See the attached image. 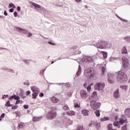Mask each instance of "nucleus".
Segmentation results:
<instances>
[{"instance_id": "obj_1", "label": "nucleus", "mask_w": 130, "mask_h": 130, "mask_svg": "<svg viewBox=\"0 0 130 130\" xmlns=\"http://www.w3.org/2000/svg\"><path fill=\"white\" fill-rule=\"evenodd\" d=\"M115 76L118 83H123V82H126L128 80L126 74L122 71L115 73Z\"/></svg>"}, {"instance_id": "obj_2", "label": "nucleus", "mask_w": 130, "mask_h": 130, "mask_svg": "<svg viewBox=\"0 0 130 130\" xmlns=\"http://www.w3.org/2000/svg\"><path fill=\"white\" fill-rule=\"evenodd\" d=\"M84 76L87 79H95L96 78V71L93 68L85 69L84 71Z\"/></svg>"}, {"instance_id": "obj_3", "label": "nucleus", "mask_w": 130, "mask_h": 130, "mask_svg": "<svg viewBox=\"0 0 130 130\" xmlns=\"http://www.w3.org/2000/svg\"><path fill=\"white\" fill-rule=\"evenodd\" d=\"M96 46L98 48V51H99V50L100 49H105V48H108V47H110V45H109L108 42H106L105 41H99L96 44Z\"/></svg>"}, {"instance_id": "obj_4", "label": "nucleus", "mask_w": 130, "mask_h": 130, "mask_svg": "<svg viewBox=\"0 0 130 130\" xmlns=\"http://www.w3.org/2000/svg\"><path fill=\"white\" fill-rule=\"evenodd\" d=\"M56 115L57 114L55 110H52L47 113L46 118L47 119H52L53 118H55V117H56Z\"/></svg>"}, {"instance_id": "obj_5", "label": "nucleus", "mask_w": 130, "mask_h": 130, "mask_svg": "<svg viewBox=\"0 0 130 130\" xmlns=\"http://www.w3.org/2000/svg\"><path fill=\"white\" fill-rule=\"evenodd\" d=\"M90 105L93 110H96V109H98L100 107V103L95 100L91 101Z\"/></svg>"}, {"instance_id": "obj_6", "label": "nucleus", "mask_w": 130, "mask_h": 130, "mask_svg": "<svg viewBox=\"0 0 130 130\" xmlns=\"http://www.w3.org/2000/svg\"><path fill=\"white\" fill-rule=\"evenodd\" d=\"M95 88L98 91H102L105 88V84L103 82H98L95 85Z\"/></svg>"}, {"instance_id": "obj_7", "label": "nucleus", "mask_w": 130, "mask_h": 130, "mask_svg": "<svg viewBox=\"0 0 130 130\" xmlns=\"http://www.w3.org/2000/svg\"><path fill=\"white\" fill-rule=\"evenodd\" d=\"M15 29L17 32H19L20 33H23V34H28L29 33V31L27 29H24L21 28V27H16Z\"/></svg>"}, {"instance_id": "obj_8", "label": "nucleus", "mask_w": 130, "mask_h": 130, "mask_svg": "<svg viewBox=\"0 0 130 130\" xmlns=\"http://www.w3.org/2000/svg\"><path fill=\"white\" fill-rule=\"evenodd\" d=\"M123 61V67L124 69H126L128 66V59L125 57H123L122 58Z\"/></svg>"}, {"instance_id": "obj_9", "label": "nucleus", "mask_w": 130, "mask_h": 130, "mask_svg": "<svg viewBox=\"0 0 130 130\" xmlns=\"http://www.w3.org/2000/svg\"><path fill=\"white\" fill-rule=\"evenodd\" d=\"M82 61L85 62H87V63H91V62H93V58L91 57L85 56L83 57Z\"/></svg>"}, {"instance_id": "obj_10", "label": "nucleus", "mask_w": 130, "mask_h": 130, "mask_svg": "<svg viewBox=\"0 0 130 130\" xmlns=\"http://www.w3.org/2000/svg\"><path fill=\"white\" fill-rule=\"evenodd\" d=\"M108 81L110 84H113V83H114V75H109Z\"/></svg>"}, {"instance_id": "obj_11", "label": "nucleus", "mask_w": 130, "mask_h": 130, "mask_svg": "<svg viewBox=\"0 0 130 130\" xmlns=\"http://www.w3.org/2000/svg\"><path fill=\"white\" fill-rule=\"evenodd\" d=\"M80 95L81 98L83 99H87V97H88V94H87V91L82 90L80 91Z\"/></svg>"}, {"instance_id": "obj_12", "label": "nucleus", "mask_w": 130, "mask_h": 130, "mask_svg": "<svg viewBox=\"0 0 130 130\" xmlns=\"http://www.w3.org/2000/svg\"><path fill=\"white\" fill-rule=\"evenodd\" d=\"M114 96L116 99H118V98L120 97V94H119V91L118 90V89L114 91Z\"/></svg>"}, {"instance_id": "obj_13", "label": "nucleus", "mask_w": 130, "mask_h": 130, "mask_svg": "<svg viewBox=\"0 0 130 130\" xmlns=\"http://www.w3.org/2000/svg\"><path fill=\"white\" fill-rule=\"evenodd\" d=\"M93 125H95L96 127V129L100 130L101 125L100 124V122H97V121H95L92 122Z\"/></svg>"}, {"instance_id": "obj_14", "label": "nucleus", "mask_w": 130, "mask_h": 130, "mask_svg": "<svg viewBox=\"0 0 130 130\" xmlns=\"http://www.w3.org/2000/svg\"><path fill=\"white\" fill-rule=\"evenodd\" d=\"M31 90L34 92H37V93L40 92V90H39V88H38V87H37V86H34L31 87Z\"/></svg>"}, {"instance_id": "obj_15", "label": "nucleus", "mask_w": 130, "mask_h": 130, "mask_svg": "<svg viewBox=\"0 0 130 130\" xmlns=\"http://www.w3.org/2000/svg\"><path fill=\"white\" fill-rule=\"evenodd\" d=\"M12 99H14L15 100H20V98L19 96H17L16 95H12L9 100L12 101Z\"/></svg>"}, {"instance_id": "obj_16", "label": "nucleus", "mask_w": 130, "mask_h": 130, "mask_svg": "<svg viewBox=\"0 0 130 130\" xmlns=\"http://www.w3.org/2000/svg\"><path fill=\"white\" fill-rule=\"evenodd\" d=\"M124 113L126 116L127 117H130V108H127L125 110Z\"/></svg>"}, {"instance_id": "obj_17", "label": "nucleus", "mask_w": 130, "mask_h": 130, "mask_svg": "<svg viewBox=\"0 0 130 130\" xmlns=\"http://www.w3.org/2000/svg\"><path fill=\"white\" fill-rule=\"evenodd\" d=\"M82 113L85 116H88L89 115V110H83L82 111Z\"/></svg>"}, {"instance_id": "obj_18", "label": "nucleus", "mask_w": 130, "mask_h": 130, "mask_svg": "<svg viewBox=\"0 0 130 130\" xmlns=\"http://www.w3.org/2000/svg\"><path fill=\"white\" fill-rule=\"evenodd\" d=\"M81 72H82V68L81 67V66H79V68H78V71L76 73L77 77H79V76H80V75H81Z\"/></svg>"}, {"instance_id": "obj_19", "label": "nucleus", "mask_w": 130, "mask_h": 130, "mask_svg": "<svg viewBox=\"0 0 130 130\" xmlns=\"http://www.w3.org/2000/svg\"><path fill=\"white\" fill-rule=\"evenodd\" d=\"M42 117H34L32 118V121H35V122L36 121H40L41 119H42Z\"/></svg>"}, {"instance_id": "obj_20", "label": "nucleus", "mask_w": 130, "mask_h": 130, "mask_svg": "<svg viewBox=\"0 0 130 130\" xmlns=\"http://www.w3.org/2000/svg\"><path fill=\"white\" fill-rule=\"evenodd\" d=\"M84 87L86 88L87 91H90L91 90V85H88V83H84Z\"/></svg>"}, {"instance_id": "obj_21", "label": "nucleus", "mask_w": 130, "mask_h": 130, "mask_svg": "<svg viewBox=\"0 0 130 130\" xmlns=\"http://www.w3.org/2000/svg\"><path fill=\"white\" fill-rule=\"evenodd\" d=\"M59 100H58V99L53 96L52 98V102H53V103H57V102H59Z\"/></svg>"}, {"instance_id": "obj_22", "label": "nucleus", "mask_w": 130, "mask_h": 130, "mask_svg": "<svg viewBox=\"0 0 130 130\" xmlns=\"http://www.w3.org/2000/svg\"><path fill=\"white\" fill-rule=\"evenodd\" d=\"M122 53L123 54H126L127 53V50L126 49V47L124 46L122 49Z\"/></svg>"}, {"instance_id": "obj_23", "label": "nucleus", "mask_w": 130, "mask_h": 130, "mask_svg": "<svg viewBox=\"0 0 130 130\" xmlns=\"http://www.w3.org/2000/svg\"><path fill=\"white\" fill-rule=\"evenodd\" d=\"M99 51L100 53H102L104 58H106V57H107V53H106L105 52L101 51H100V50H99Z\"/></svg>"}, {"instance_id": "obj_24", "label": "nucleus", "mask_w": 130, "mask_h": 130, "mask_svg": "<svg viewBox=\"0 0 130 130\" xmlns=\"http://www.w3.org/2000/svg\"><path fill=\"white\" fill-rule=\"evenodd\" d=\"M110 61H111V62H116V61H117V58L114 57H111L110 58Z\"/></svg>"}, {"instance_id": "obj_25", "label": "nucleus", "mask_w": 130, "mask_h": 130, "mask_svg": "<svg viewBox=\"0 0 130 130\" xmlns=\"http://www.w3.org/2000/svg\"><path fill=\"white\" fill-rule=\"evenodd\" d=\"M108 119H109L108 117H104L101 118V121H106V120H108Z\"/></svg>"}, {"instance_id": "obj_26", "label": "nucleus", "mask_w": 130, "mask_h": 130, "mask_svg": "<svg viewBox=\"0 0 130 130\" xmlns=\"http://www.w3.org/2000/svg\"><path fill=\"white\" fill-rule=\"evenodd\" d=\"M106 69H105V67H102V76H104V75H105V71H106Z\"/></svg>"}, {"instance_id": "obj_27", "label": "nucleus", "mask_w": 130, "mask_h": 130, "mask_svg": "<svg viewBox=\"0 0 130 130\" xmlns=\"http://www.w3.org/2000/svg\"><path fill=\"white\" fill-rule=\"evenodd\" d=\"M6 71H7V72H9V73H12V74H15V71H14V70L12 69L7 68L6 69Z\"/></svg>"}, {"instance_id": "obj_28", "label": "nucleus", "mask_w": 130, "mask_h": 130, "mask_svg": "<svg viewBox=\"0 0 130 130\" xmlns=\"http://www.w3.org/2000/svg\"><path fill=\"white\" fill-rule=\"evenodd\" d=\"M38 93L39 92H34V93H32L34 99H36L37 98V96H38Z\"/></svg>"}, {"instance_id": "obj_29", "label": "nucleus", "mask_w": 130, "mask_h": 130, "mask_svg": "<svg viewBox=\"0 0 130 130\" xmlns=\"http://www.w3.org/2000/svg\"><path fill=\"white\" fill-rule=\"evenodd\" d=\"M94 113H95L96 116H98V117L100 116V111L99 110H96L94 112Z\"/></svg>"}, {"instance_id": "obj_30", "label": "nucleus", "mask_w": 130, "mask_h": 130, "mask_svg": "<svg viewBox=\"0 0 130 130\" xmlns=\"http://www.w3.org/2000/svg\"><path fill=\"white\" fill-rule=\"evenodd\" d=\"M10 101H8L6 104H5V106H7V107H10L11 106H13V105H10Z\"/></svg>"}, {"instance_id": "obj_31", "label": "nucleus", "mask_w": 130, "mask_h": 130, "mask_svg": "<svg viewBox=\"0 0 130 130\" xmlns=\"http://www.w3.org/2000/svg\"><path fill=\"white\" fill-rule=\"evenodd\" d=\"M9 8H13V9H16V6L15 5V4L11 3L9 4Z\"/></svg>"}, {"instance_id": "obj_32", "label": "nucleus", "mask_w": 130, "mask_h": 130, "mask_svg": "<svg viewBox=\"0 0 130 130\" xmlns=\"http://www.w3.org/2000/svg\"><path fill=\"white\" fill-rule=\"evenodd\" d=\"M124 40L127 41V42H130V37H126L123 38Z\"/></svg>"}, {"instance_id": "obj_33", "label": "nucleus", "mask_w": 130, "mask_h": 130, "mask_svg": "<svg viewBox=\"0 0 130 130\" xmlns=\"http://www.w3.org/2000/svg\"><path fill=\"white\" fill-rule=\"evenodd\" d=\"M34 7H35V8H38V9H40V8H41V6L38 4H36L35 3L34 4Z\"/></svg>"}, {"instance_id": "obj_34", "label": "nucleus", "mask_w": 130, "mask_h": 130, "mask_svg": "<svg viewBox=\"0 0 130 130\" xmlns=\"http://www.w3.org/2000/svg\"><path fill=\"white\" fill-rule=\"evenodd\" d=\"M119 124V122L117 121H116L114 122L113 125H114V126H118Z\"/></svg>"}, {"instance_id": "obj_35", "label": "nucleus", "mask_w": 130, "mask_h": 130, "mask_svg": "<svg viewBox=\"0 0 130 130\" xmlns=\"http://www.w3.org/2000/svg\"><path fill=\"white\" fill-rule=\"evenodd\" d=\"M44 72H45V69L41 70L40 72V75L41 76H44Z\"/></svg>"}, {"instance_id": "obj_36", "label": "nucleus", "mask_w": 130, "mask_h": 130, "mask_svg": "<svg viewBox=\"0 0 130 130\" xmlns=\"http://www.w3.org/2000/svg\"><path fill=\"white\" fill-rule=\"evenodd\" d=\"M67 113L69 115H75V112L74 111L68 112Z\"/></svg>"}, {"instance_id": "obj_37", "label": "nucleus", "mask_w": 130, "mask_h": 130, "mask_svg": "<svg viewBox=\"0 0 130 130\" xmlns=\"http://www.w3.org/2000/svg\"><path fill=\"white\" fill-rule=\"evenodd\" d=\"M97 96V92L96 91H93V93H92L91 94V97H96Z\"/></svg>"}, {"instance_id": "obj_38", "label": "nucleus", "mask_w": 130, "mask_h": 130, "mask_svg": "<svg viewBox=\"0 0 130 130\" xmlns=\"http://www.w3.org/2000/svg\"><path fill=\"white\" fill-rule=\"evenodd\" d=\"M108 130H112V124H109L108 125Z\"/></svg>"}, {"instance_id": "obj_39", "label": "nucleus", "mask_w": 130, "mask_h": 130, "mask_svg": "<svg viewBox=\"0 0 130 130\" xmlns=\"http://www.w3.org/2000/svg\"><path fill=\"white\" fill-rule=\"evenodd\" d=\"M23 62H25L27 64H29L30 63V60L24 59L23 60Z\"/></svg>"}, {"instance_id": "obj_40", "label": "nucleus", "mask_w": 130, "mask_h": 130, "mask_svg": "<svg viewBox=\"0 0 130 130\" xmlns=\"http://www.w3.org/2000/svg\"><path fill=\"white\" fill-rule=\"evenodd\" d=\"M124 121H125L124 120L121 118L119 120V123H120V124H123V123H124Z\"/></svg>"}, {"instance_id": "obj_41", "label": "nucleus", "mask_w": 130, "mask_h": 130, "mask_svg": "<svg viewBox=\"0 0 130 130\" xmlns=\"http://www.w3.org/2000/svg\"><path fill=\"white\" fill-rule=\"evenodd\" d=\"M63 110H69V109H70V108H69V107L68 106H64L63 107Z\"/></svg>"}, {"instance_id": "obj_42", "label": "nucleus", "mask_w": 130, "mask_h": 130, "mask_svg": "<svg viewBox=\"0 0 130 130\" xmlns=\"http://www.w3.org/2000/svg\"><path fill=\"white\" fill-rule=\"evenodd\" d=\"M120 88H121V89H124L125 90H127V86H121Z\"/></svg>"}, {"instance_id": "obj_43", "label": "nucleus", "mask_w": 130, "mask_h": 130, "mask_svg": "<svg viewBox=\"0 0 130 130\" xmlns=\"http://www.w3.org/2000/svg\"><path fill=\"white\" fill-rule=\"evenodd\" d=\"M126 129V125H124L122 127L121 130H125Z\"/></svg>"}, {"instance_id": "obj_44", "label": "nucleus", "mask_w": 130, "mask_h": 130, "mask_svg": "<svg viewBox=\"0 0 130 130\" xmlns=\"http://www.w3.org/2000/svg\"><path fill=\"white\" fill-rule=\"evenodd\" d=\"M19 128H22V127H24V124H20L19 125Z\"/></svg>"}, {"instance_id": "obj_45", "label": "nucleus", "mask_w": 130, "mask_h": 130, "mask_svg": "<svg viewBox=\"0 0 130 130\" xmlns=\"http://www.w3.org/2000/svg\"><path fill=\"white\" fill-rule=\"evenodd\" d=\"M17 108H18V106H14L12 107V110L17 109Z\"/></svg>"}, {"instance_id": "obj_46", "label": "nucleus", "mask_w": 130, "mask_h": 130, "mask_svg": "<svg viewBox=\"0 0 130 130\" xmlns=\"http://www.w3.org/2000/svg\"><path fill=\"white\" fill-rule=\"evenodd\" d=\"M31 93V92L30 91H27L26 92V95H27V96H28V95H30V94Z\"/></svg>"}, {"instance_id": "obj_47", "label": "nucleus", "mask_w": 130, "mask_h": 130, "mask_svg": "<svg viewBox=\"0 0 130 130\" xmlns=\"http://www.w3.org/2000/svg\"><path fill=\"white\" fill-rule=\"evenodd\" d=\"M24 85H26V86H29V85H30V83H29L28 81L26 82H24Z\"/></svg>"}, {"instance_id": "obj_48", "label": "nucleus", "mask_w": 130, "mask_h": 130, "mask_svg": "<svg viewBox=\"0 0 130 130\" xmlns=\"http://www.w3.org/2000/svg\"><path fill=\"white\" fill-rule=\"evenodd\" d=\"M23 107H24V109H28V108L29 107V106L28 105H24L23 106Z\"/></svg>"}, {"instance_id": "obj_49", "label": "nucleus", "mask_w": 130, "mask_h": 130, "mask_svg": "<svg viewBox=\"0 0 130 130\" xmlns=\"http://www.w3.org/2000/svg\"><path fill=\"white\" fill-rule=\"evenodd\" d=\"M74 106H75V108L80 107V105L78 104H75L74 105Z\"/></svg>"}, {"instance_id": "obj_50", "label": "nucleus", "mask_w": 130, "mask_h": 130, "mask_svg": "<svg viewBox=\"0 0 130 130\" xmlns=\"http://www.w3.org/2000/svg\"><path fill=\"white\" fill-rule=\"evenodd\" d=\"M17 10L18 11V12H20V11H21V7L18 6V7L17 8Z\"/></svg>"}, {"instance_id": "obj_51", "label": "nucleus", "mask_w": 130, "mask_h": 130, "mask_svg": "<svg viewBox=\"0 0 130 130\" xmlns=\"http://www.w3.org/2000/svg\"><path fill=\"white\" fill-rule=\"evenodd\" d=\"M78 48L79 47L78 46H75L73 47V49H78Z\"/></svg>"}, {"instance_id": "obj_52", "label": "nucleus", "mask_w": 130, "mask_h": 130, "mask_svg": "<svg viewBox=\"0 0 130 130\" xmlns=\"http://www.w3.org/2000/svg\"><path fill=\"white\" fill-rule=\"evenodd\" d=\"M6 115V114L5 113H3L2 115H1V118H4V117H5V116Z\"/></svg>"}, {"instance_id": "obj_53", "label": "nucleus", "mask_w": 130, "mask_h": 130, "mask_svg": "<svg viewBox=\"0 0 130 130\" xmlns=\"http://www.w3.org/2000/svg\"><path fill=\"white\" fill-rule=\"evenodd\" d=\"M48 43H49V44H50L51 45H55V44H54L51 42H48Z\"/></svg>"}, {"instance_id": "obj_54", "label": "nucleus", "mask_w": 130, "mask_h": 130, "mask_svg": "<svg viewBox=\"0 0 130 130\" xmlns=\"http://www.w3.org/2000/svg\"><path fill=\"white\" fill-rule=\"evenodd\" d=\"M20 103V100H18L15 103V105H17V104H19Z\"/></svg>"}, {"instance_id": "obj_55", "label": "nucleus", "mask_w": 130, "mask_h": 130, "mask_svg": "<svg viewBox=\"0 0 130 130\" xmlns=\"http://www.w3.org/2000/svg\"><path fill=\"white\" fill-rule=\"evenodd\" d=\"M17 15H18V13H17V12H14V17H17Z\"/></svg>"}, {"instance_id": "obj_56", "label": "nucleus", "mask_w": 130, "mask_h": 130, "mask_svg": "<svg viewBox=\"0 0 130 130\" xmlns=\"http://www.w3.org/2000/svg\"><path fill=\"white\" fill-rule=\"evenodd\" d=\"M9 12H10V13H13V12H14V9L13 8H11L9 10Z\"/></svg>"}, {"instance_id": "obj_57", "label": "nucleus", "mask_w": 130, "mask_h": 130, "mask_svg": "<svg viewBox=\"0 0 130 130\" xmlns=\"http://www.w3.org/2000/svg\"><path fill=\"white\" fill-rule=\"evenodd\" d=\"M40 97H43V96H44V93L41 92V93L40 94Z\"/></svg>"}, {"instance_id": "obj_58", "label": "nucleus", "mask_w": 130, "mask_h": 130, "mask_svg": "<svg viewBox=\"0 0 130 130\" xmlns=\"http://www.w3.org/2000/svg\"><path fill=\"white\" fill-rule=\"evenodd\" d=\"M40 36H41L42 37H43L44 39H48V38H45L42 35H40Z\"/></svg>"}, {"instance_id": "obj_59", "label": "nucleus", "mask_w": 130, "mask_h": 130, "mask_svg": "<svg viewBox=\"0 0 130 130\" xmlns=\"http://www.w3.org/2000/svg\"><path fill=\"white\" fill-rule=\"evenodd\" d=\"M31 36H32V34L29 32L27 35V37H31Z\"/></svg>"}, {"instance_id": "obj_60", "label": "nucleus", "mask_w": 130, "mask_h": 130, "mask_svg": "<svg viewBox=\"0 0 130 130\" xmlns=\"http://www.w3.org/2000/svg\"><path fill=\"white\" fill-rule=\"evenodd\" d=\"M4 15L5 16H8V12H7V11H4Z\"/></svg>"}, {"instance_id": "obj_61", "label": "nucleus", "mask_w": 130, "mask_h": 130, "mask_svg": "<svg viewBox=\"0 0 130 130\" xmlns=\"http://www.w3.org/2000/svg\"><path fill=\"white\" fill-rule=\"evenodd\" d=\"M75 1L77 3H81V2H82V0H75Z\"/></svg>"}, {"instance_id": "obj_62", "label": "nucleus", "mask_w": 130, "mask_h": 130, "mask_svg": "<svg viewBox=\"0 0 130 130\" xmlns=\"http://www.w3.org/2000/svg\"><path fill=\"white\" fill-rule=\"evenodd\" d=\"M117 17H118V18H119V19H120V20H121V21H123V19L122 18L120 17L119 16L117 15Z\"/></svg>"}, {"instance_id": "obj_63", "label": "nucleus", "mask_w": 130, "mask_h": 130, "mask_svg": "<svg viewBox=\"0 0 130 130\" xmlns=\"http://www.w3.org/2000/svg\"><path fill=\"white\" fill-rule=\"evenodd\" d=\"M123 22H126V23H127L128 21L126 19H123Z\"/></svg>"}, {"instance_id": "obj_64", "label": "nucleus", "mask_w": 130, "mask_h": 130, "mask_svg": "<svg viewBox=\"0 0 130 130\" xmlns=\"http://www.w3.org/2000/svg\"><path fill=\"white\" fill-rule=\"evenodd\" d=\"M92 124H93L92 123L89 124V127H91V126H92Z\"/></svg>"}]
</instances>
